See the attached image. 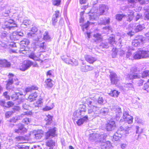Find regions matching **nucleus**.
<instances>
[{
  "instance_id": "f257e3e1",
  "label": "nucleus",
  "mask_w": 149,
  "mask_h": 149,
  "mask_svg": "<svg viewBox=\"0 0 149 149\" xmlns=\"http://www.w3.org/2000/svg\"><path fill=\"white\" fill-rule=\"evenodd\" d=\"M106 136L104 134H92L90 135L89 140L93 142L94 141L100 144L102 149H106L110 148L111 144L109 141H106Z\"/></svg>"
},
{
  "instance_id": "f03ea898",
  "label": "nucleus",
  "mask_w": 149,
  "mask_h": 149,
  "mask_svg": "<svg viewBox=\"0 0 149 149\" xmlns=\"http://www.w3.org/2000/svg\"><path fill=\"white\" fill-rule=\"evenodd\" d=\"M95 9L94 7H93L89 13V19L91 21H93L95 19L97 16H100L103 15L105 11H107L108 8L105 5H100L98 10H93Z\"/></svg>"
},
{
  "instance_id": "7ed1b4c3",
  "label": "nucleus",
  "mask_w": 149,
  "mask_h": 149,
  "mask_svg": "<svg viewBox=\"0 0 149 149\" xmlns=\"http://www.w3.org/2000/svg\"><path fill=\"white\" fill-rule=\"evenodd\" d=\"M104 100L102 97H99L97 100H92L88 102V114L92 113L93 111V109H96L97 107H100L99 106L102 104Z\"/></svg>"
},
{
  "instance_id": "20e7f679",
  "label": "nucleus",
  "mask_w": 149,
  "mask_h": 149,
  "mask_svg": "<svg viewBox=\"0 0 149 149\" xmlns=\"http://www.w3.org/2000/svg\"><path fill=\"white\" fill-rule=\"evenodd\" d=\"M127 10L128 11L127 16L123 14H118L116 15V19L120 21L122 19H126L127 21L129 22L131 21L133 18L134 12L129 8H127Z\"/></svg>"
},
{
  "instance_id": "39448f33",
  "label": "nucleus",
  "mask_w": 149,
  "mask_h": 149,
  "mask_svg": "<svg viewBox=\"0 0 149 149\" xmlns=\"http://www.w3.org/2000/svg\"><path fill=\"white\" fill-rule=\"evenodd\" d=\"M100 107H97L96 109H93V111L91 114L92 117L95 118L99 116L100 115L105 116L107 115L109 111V109L104 108L100 110Z\"/></svg>"
},
{
  "instance_id": "423d86ee",
  "label": "nucleus",
  "mask_w": 149,
  "mask_h": 149,
  "mask_svg": "<svg viewBox=\"0 0 149 149\" xmlns=\"http://www.w3.org/2000/svg\"><path fill=\"white\" fill-rule=\"evenodd\" d=\"M133 58L138 59L149 57V51L140 50L135 52L133 55Z\"/></svg>"
},
{
  "instance_id": "0eeeda50",
  "label": "nucleus",
  "mask_w": 149,
  "mask_h": 149,
  "mask_svg": "<svg viewBox=\"0 0 149 149\" xmlns=\"http://www.w3.org/2000/svg\"><path fill=\"white\" fill-rule=\"evenodd\" d=\"M61 58L62 60L66 63L74 66L78 65V61L77 60L68 55L63 56L61 57Z\"/></svg>"
},
{
  "instance_id": "6e6552de",
  "label": "nucleus",
  "mask_w": 149,
  "mask_h": 149,
  "mask_svg": "<svg viewBox=\"0 0 149 149\" xmlns=\"http://www.w3.org/2000/svg\"><path fill=\"white\" fill-rule=\"evenodd\" d=\"M133 118L129 114V112L127 110H124L123 113V118L121 119L120 122L125 121L129 124H131L133 122Z\"/></svg>"
},
{
  "instance_id": "1a4fd4ad",
  "label": "nucleus",
  "mask_w": 149,
  "mask_h": 149,
  "mask_svg": "<svg viewBox=\"0 0 149 149\" xmlns=\"http://www.w3.org/2000/svg\"><path fill=\"white\" fill-rule=\"evenodd\" d=\"M145 42V38L142 35L137 36L132 42V45L135 47L140 46Z\"/></svg>"
},
{
  "instance_id": "9d476101",
  "label": "nucleus",
  "mask_w": 149,
  "mask_h": 149,
  "mask_svg": "<svg viewBox=\"0 0 149 149\" xmlns=\"http://www.w3.org/2000/svg\"><path fill=\"white\" fill-rule=\"evenodd\" d=\"M137 70V68L136 67L131 68L130 69V73L127 75V79L132 80L139 78L140 76L137 73H136Z\"/></svg>"
},
{
  "instance_id": "9b49d317",
  "label": "nucleus",
  "mask_w": 149,
  "mask_h": 149,
  "mask_svg": "<svg viewBox=\"0 0 149 149\" xmlns=\"http://www.w3.org/2000/svg\"><path fill=\"white\" fill-rule=\"evenodd\" d=\"M133 50V49L130 47L126 46L120 51V55L123 56L125 54L126 57L130 59V57L132 56V52Z\"/></svg>"
},
{
  "instance_id": "f8f14e48",
  "label": "nucleus",
  "mask_w": 149,
  "mask_h": 149,
  "mask_svg": "<svg viewBox=\"0 0 149 149\" xmlns=\"http://www.w3.org/2000/svg\"><path fill=\"white\" fill-rule=\"evenodd\" d=\"M56 128L54 127L52 128L49 129L45 134V138L46 139H51L55 137L57 135Z\"/></svg>"
},
{
  "instance_id": "ddd939ff",
  "label": "nucleus",
  "mask_w": 149,
  "mask_h": 149,
  "mask_svg": "<svg viewBox=\"0 0 149 149\" xmlns=\"http://www.w3.org/2000/svg\"><path fill=\"white\" fill-rule=\"evenodd\" d=\"M5 27L9 30L14 29L15 28L17 27V25L13 19H9L5 22L4 24Z\"/></svg>"
},
{
  "instance_id": "4468645a",
  "label": "nucleus",
  "mask_w": 149,
  "mask_h": 149,
  "mask_svg": "<svg viewBox=\"0 0 149 149\" xmlns=\"http://www.w3.org/2000/svg\"><path fill=\"white\" fill-rule=\"evenodd\" d=\"M17 79L16 77L12 74H10L9 75V79L8 82L7 84L6 85V88L7 90L12 89L13 91H14L13 88H12L11 86L13 84L14 81L17 80Z\"/></svg>"
},
{
  "instance_id": "2eb2a0df",
  "label": "nucleus",
  "mask_w": 149,
  "mask_h": 149,
  "mask_svg": "<svg viewBox=\"0 0 149 149\" xmlns=\"http://www.w3.org/2000/svg\"><path fill=\"white\" fill-rule=\"evenodd\" d=\"M149 1V0H128L129 6L132 8L134 7L136 3L138 2L143 5L148 3Z\"/></svg>"
},
{
  "instance_id": "dca6fc26",
  "label": "nucleus",
  "mask_w": 149,
  "mask_h": 149,
  "mask_svg": "<svg viewBox=\"0 0 149 149\" xmlns=\"http://www.w3.org/2000/svg\"><path fill=\"white\" fill-rule=\"evenodd\" d=\"M109 76L111 84L116 86L118 85L119 79L116 74L114 72H110Z\"/></svg>"
},
{
  "instance_id": "f3484780",
  "label": "nucleus",
  "mask_w": 149,
  "mask_h": 149,
  "mask_svg": "<svg viewBox=\"0 0 149 149\" xmlns=\"http://www.w3.org/2000/svg\"><path fill=\"white\" fill-rule=\"evenodd\" d=\"M33 65V62L29 60H27L24 61L20 66V70L22 71H24L31 65Z\"/></svg>"
},
{
  "instance_id": "a211bd4d",
  "label": "nucleus",
  "mask_w": 149,
  "mask_h": 149,
  "mask_svg": "<svg viewBox=\"0 0 149 149\" xmlns=\"http://www.w3.org/2000/svg\"><path fill=\"white\" fill-rule=\"evenodd\" d=\"M17 126L18 129H16L15 130V132L21 134L26 132L27 131V129L24 127L23 125L21 123H19Z\"/></svg>"
},
{
  "instance_id": "6ab92c4d",
  "label": "nucleus",
  "mask_w": 149,
  "mask_h": 149,
  "mask_svg": "<svg viewBox=\"0 0 149 149\" xmlns=\"http://www.w3.org/2000/svg\"><path fill=\"white\" fill-rule=\"evenodd\" d=\"M94 69V67L91 66L86 65L84 62L82 63V65L81 67V71L83 72H86L91 71Z\"/></svg>"
},
{
  "instance_id": "aec40b11",
  "label": "nucleus",
  "mask_w": 149,
  "mask_h": 149,
  "mask_svg": "<svg viewBox=\"0 0 149 149\" xmlns=\"http://www.w3.org/2000/svg\"><path fill=\"white\" fill-rule=\"evenodd\" d=\"M116 127L115 122L113 121H110L106 125V128L107 131H112Z\"/></svg>"
},
{
  "instance_id": "412c9836",
  "label": "nucleus",
  "mask_w": 149,
  "mask_h": 149,
  "mask_svg": "<svg viewBox=\"0 0 149 149\" xmlns=\"http://www.w3.org/2000/svg\"><path fill=\"white\" fill-rule=\"evenodd\" d=\"M112 110H114L116 111V113H117L116 116V119L117 120H118L121 115V109L118 107H112L111 108Z\"/></svg>"
},
{
  "instance_id": "4be33fe9",
  "label": "nucleus",
  "mask_w": 149,
  "mask_h": 149,
  "mask_svg": "<svg viewBox=\"0 0 149 149\" xmlns=\"http://www.w3.org/2000/svg\"><path fill=\"white\" fill-rule=\"evenodd\" d=\"M15 93L13 94L12 96H11L12 100L13 101H15L16 100H18L19 99L20 100L22 97H20L19 96H23L24 94H23L22 92L20 91V92H14Z\"/></svg>"
},
{
  "instance_id": "5701e85b",
  "label": "nucleus",
  "mask_w": 149,
  "mask_h": 149,
  "mask_svg": "<svg viewBox=\"0 0 149 149\" xmlns=\"http://www.w3.org/2000/svg\"><path fill=\"white\" fill-rule=\"evenodd\" d=\"M135 24V23L133 24H130V26L131 27L132 29H134L136 32H137L141 31L143 29L145 28V27L144 26H143L141 25H137L136 26H136Z\"/></svg>"
},
{
  "instance_id": "b1692460",
  "label": "nucleus",
  "mask_w": 149,
  "mask_h": 149,
  "mask_svg": "<svg viewBox=\"0 0 149 149\" xmlns=\"http://www.w3.org/2000/svg\"><path fill=\"white\" fill-rule=\"evenodd\" d=\"M11 64L6 59H0V67H9Z\"/></svg>"
},
{
  "instance_id": "393cba45",
  "label": "nucleus",
  "mask_w": 149,
  "mask_h": 149,
  "mask_svg": "<svg viewBox=\"0 0 149 149\" xmlns=\"http://www.w3.org/2000/svg\"><path fill=\"white\" fill-rule=\"evenodd\" d=\"M85 58L86 60L90 63H93L97 60L96 58L94 57L89 55L86 56H85Z\"/></svg>"
},
{
  "instance_id": "a878e982",
  "label": "nucleus",
  "mask_w": 149,
  "mask_h": 149,
  "mask_svg": "<svg viewBox=\"0 0 149 149\" xmlns=\"http://www.w3.org/2000/svg\"><path fill=\"white\" fill-rule=\"evenodd\" d=\"M60 15V13L59 11H55V13L53 15L52 18V24L54 26H55L56 23L57 22V18Z\"/></svg>"
},
{
  "instance_id": "bb28decb",
  "label": "nucleus",
  "mask_w": 149,
  "mask_h": 149,
  "mask_svg": "<svg viewBox=\"0 0 149 149\" xmlns=\"http://www.w3.org/2000/svg\"><path fill=\"white\" fill-rule=\"evenodd\" d=\"M122 133L120 132L119 131H117L113 136V141H117L120 140L122 136Z\"/></svg>"
},
{
  "instance_id": "cd10ccee",
  "label": "nucleus",
  "mask_w": 149,
  "mask_h": 149,
  "mask_svg": "<svg viewBox=\"0 0 149 149\" xmlns=\"http://www.w3.org/2000/svg\"><path fill=\"white\" fill-rule=\"evenodd\" d=\"M88 120V117L86 115L79 119L76 122V123L78 126H80L82 125L85 122H87Z\"/></svg>"
},
{
  "instance_id": "c85d7f7f",
  "label": "nucleus",
  "mask_w": 149,
  "mask_h": 149,
  "mask_svg": "<svg viewBox=\"0 0 149 149\" xmlns=\"http://www.w3.org/2000/svg\"><path fill=\"white\" fill-rule=\"evenodd\" d=\"M28 37L30 38H32L33 40L35 41V42H33L35 43H36L39 40V38L36 35L35 33L32 34L31 33H28L27 34Z\"/></svg>"
},
{
  "instance_id": "c756f323",
  "label": "nucleus",
  "mask_w": 149,
  "mask_h": 149,
  "mask_svg": "<svg viewBox=\"0 0 149 149\" xmlns=\"http://www.w3.org/2000/svg\"><path fill=\"white\" fill-rule=\"evenodd\" d=\"M43 131L41 130H38L34 134V136L36 139H40L43 136Z\"/></svg>"
},
{
  "instance_id": "7c9ffc66",
  "label": "nucleus",
  "mask_w": 149,
  "mask_h": 149,
  "mask_svg": "<svg viewBox=\"0 0 149 149\" xmlns=\"http://www.w3.org/2000/svg\"><path fill=\"white\" fill-rule=\"evenodd\" d=\"M52 81L49 78L46 79L45 81V86L46 88H51L53 86V84L52 83Z\"/></svg>"
},
{
  "instance_id": "2f4dec72",
  "label": "nucleus",
  "mask_w": 149,
  "mask_h": 149,
  "mask_svg": "<svg viewBox=\"0 0 149 149\" xmlns=\"http://www.w3.org/2000/svg\"><path fill=\"white\" fill-rule=\"evenodd\" d=\"M37 96L36 92H35L34 93H32L29 95L28 100L30 102L36 100V98L37 97Z\"/></svg>"
},
{
  "instance_id": "473e14b6",
  "label": "nucleus",
  "mask_w": 149,
  "mask_h": 149,
  "mask_svg": "<svg viewBox=\"0 0 149 149\" xmlns=\"http://www.w3.org/2000/svg\"><path fill=\"white\" fill-rule=\"evenodd\" d=\"M93 40L96 42H98L101 41L102 40V36L100 34L96 33L94 34L93 35Z\"/></svg>"
},
{
  "instance_id": "72a5a7b5",
  "label": "nucleus",
  "mask_w": 149,
  "mask_h": 149,
  "mask_svg": "<svg viewBox=\"0 0 149 149\" xmlns=\"http://www.w3.org/2000/svg\"><path fill=\"white\" fill-rule=\"evenodd\" d=\"M136 133L138 134H139L137 136L136 135L135 136V138H133L132 141H131L132 142H134L136 141V140H137L139 138V134L142 133V130L141 129L139 130L140 128L138 126H136Z\"/></svg>"
},
{
  "instance_id": "f704fd0d",
  "label": "nucleus",
  "mask_w": 149,
  "mask_h": 149,
  "mask_svg": "<svg viewBox=\"0 0 149 149\" xmlns=\"http://www.w3.org/2000/svg\"><path fill=\"white\" fill-rule=\"evenodd\" d=\"M73 116V119H76V118H80L84 116L81 114L79 110H77L74 112Z\"/></svg>"
},
{
  "instance_id": "c9c22d12",
  "label": "nucleus",
  "mask_w": 149,
  "mask_h": 149,
  "mask_svg": "<svg viewBox=\"0 0 149 149\" xmlns=\"http://www.w3.org/2000/svg\"><path fill=\"white\" fill-rule=\"evenodd\" d=\"M44 40L47 41H50L51 40V37L47 31H45L43 34V38Z\"/></svg>"
},
{
  "instance_id": "e433bc0d",
  "label": "nucleus",
  "mask_w": 149,
  "mask_h": 149,
  "mask_svg": "<svg viewBox=\"0 0 149 149\" xmlns=\"http://www.w3.org/2000/svg\"><path fill=\"white\" fill-rule=\"evenodd\" d=\"M55 142L51 140H47L46 143V145L50 147V149H53V147L55 146Z\"/></svg>"
},
{
  "instance_id": "4c0bfd02",
  "label": "nucleus",
  "mask_w": 149,
  "mask_h": 149,
  "mask_svg": "<svg viewBox=\"0 0 149 149\" xmlns=\"http://www.w3.org/2000/svg\"><path fill=\"white\" fill-rule=\"evenodd\" d=\"M38 88L37 87L35 86H32L30 87L29 86L26 88L25 90L26 93H27L29 92H30L33 90H37Z\"/></svg>"
},
{
  "instance_id": "58836bf2",
  "label": "nucleus",
  "mask_w": 149,
  "mask_h": 149,
  "mask_svg": "<svg viewBox=\"0 0 149 149\" xmlns=\"http://www.w3.org/2000/svg\"><path fill=\"white\" fill-rule=\"evenodd\" d=\"M31 23V22L29 20L27 19H25L23 21L22 23L21 24L22 27H25L24 26H27L30 25Z\"/></svg>"
},
{
  "instance_id": "ea45409f",
  "label": "nucleus",
  "mask_w": 149,
  "mask_h": 149,
  "mask_svg": "<svg viewBox=\"0 0 149 149\" xmlns=\"http://www.w3.org/2000/svg\"><path fill=\"white\" fill-rule=\"evenodd\" d=\"M29 57L34 61H40V58L38 57L33 53H31L29 56Z\"/></svg>"
},
{
  "instance_id": "a19ab883",
  "label": "nucleus",
  "mask_w": 149,
  "mask_h": 149,
  "mask_svg": "<svg viewBox=\"0 0 149 149\" xmlns=\"http://www.w3.org/2000/svg\"><path fill=\"white\" fill-rule=\"evenodd\" d=\"M45 119L46 121V125H49L52 122V116L49 115H48L46 116Z\"/></svg>"
},
{
  "instance_id": "79ce46f5",
  "label": "nucleus",
  "mask_w": 149,
  "mask_h": 149,
  "mask_svg": "<svg viewBox=\"0 0 149 149\" xmlns=\"http://www.w3.org/2000/svg\"><path fill=\"white\" fill-rule=\"evenodd\" d=\"M29 43V40L27 39H24L20 42V45L22 46L26 47Z\"/></svg>"
},
{
  "instance_id": "37998d69",
  "label": "nucleus",
  "mask_w": 149,
  "mask_h": 149,
  "mask_svg": "<svg viewBox=\"0 0 149 149\" xmlns=\"http://www.w3.org/2000/svg\"><path fill=\"white\" fill-rule=\"evenodd\" d=\"M109 43L112 45L116 44L115 37L114 36L112 35L108 39Z\"/></svg>"
},
{
  "instance_id": "c03bdc74",
  "label": "nucleus",
  "mask_w": 149,
  "mask_h": 149,
  "mask_svg": "<svg viewBox=\"0 0 149 149\" xmlns=\"http://www.w3.org/2000/svg\"><path fill=\"white\" fill-rule=\"evenodd\" d=\"M17 149H29V147L26 146L22 145V143H19L16 145Z\"/></svg>"
},
{
  "instance_id": "a18cd8bd",
  "label": "nucleus",
  "mask_w": 149,
  "mask_h": 149,
  "mask_svg": "<svg viewBox=\"0 0 149 149\" xmlns=\"http://www.w3.org/2000/svg\"><path fill=\"white\" fill-rule=\"evenodd\" d=\"M3 49H7L9 48V44L7 42H2L0 44Z\"/></svg>"
},
{
  "instance_id": "49530a36",
  "label": "nucleus",
  "mask_w": 149,
  "mask_h": 149,
  "mask_svg": "<svg viewBox=\"0 0 149 149\" xmlns=\"http://www.w3.org/2000/svg\"><path fill=\"white\" fill-rule=\"evenodd\" d=\"M94 24L93 22H90L89 21H88L87 23L84 25L82 26V29L83 31H84L85 29H86V30L88 29V27L89 25L90 24Z\"/></svg>"
},
{
  "instance_id": "de8ad7c7",
  "label": "nucleus",
  "mask_w": 149,
  "mask_h": 149,
  "mask_svg": "<svg viewBox=\"0 0 149 149\" xmlns=\"http://www.w3.org/2000/svg\"><path fill=\"white\" fill-rule=\"evenodd\" d=\"M135 120L136 122L138 124L140 125L141 124L143 125L144 124V121L141 119H140L138 117H136L135 118Z\"/></svg>"
},
{
  "instance_id": "09e8293b",
  "label": "nucleus",
  "mask_w": 149,
  "mask_h": 149,
  "mask_svg": "<svg viewBox=\"0 0 149 149\" xmlns=\"http://www.w3.org/2000/svg\"><path fill=\"white\" fill-rule=\"evenodd\" d=\"M110 23V19L109 18H108L107 19L106 18H105L101 22H100V23L101 24H103V25H106L107 24H108Z\"/></svg>"
},
{
  "instance_id": "8fccbe9b",
  "label": "nucleus",
  "mask_w": 149,
  "mask_h": 149,
  "mask_svg": "<svg viewBox=\"0 0 149 149\" xmlns=\"http://www.w3.org/2000/svg\"><path fill=\"white\" fill-rule=\"evenodd\" d=\"M119 92L116 90H114L111 91V95L113 97H118Z\"/></svg>"
},
{
  "instance_id": "3c124183",
  "label": "nucleus",
  "mask_w": 149,
  "mask_h": 149,
  "mask_svg": "<svg viewBox=\"0 0 149 149\" xmlns=\"http://www.w3.org/2000/svg\"><path fill=\"white\" fill-rule=\"evenodd\" d=\"M42 105V99H40L39 100L36 102L35 106L36 107H41Z\"/></svg>"
},
{
  "instance_id": "603ef678",
  "label": "nucleus",
  "mask_w": 149,
  "mask_h": 149,
  "mask_svg": "<svg viewBox=\"0 0 149 149\" xmlns=\"http://www.w3.org/2000/svg\"><path fill=\"white\" fill-rule=\"evenodd\" d=\"M20 117L19 116H15L11 118L10 120V122L11 123H15L17 120H19Z\"/></svg>"
},
{
  "instance_id": "864d4df0",
  "label": "nucleus",
  "mask_w": 149,
  "mask_h": 149,
  "mask_svg": "<svg viewBox=\"0 0 149 149\" xmlns=\"http://www.w3.org/2000/svg\"><path fill=\"white\" fill-rule=\"evenodd\" d=\"M148 77H149V70H145L142 74V77L143 78H145Z\"/></svg>"
},
{
  "instance_id": "5fc2aeb1",
  "label": "nucleus",
  "mask_w": 149,
  "mask_h": 149,
  "mask_svg": "<svg viewBox=\"0 0 149 149\" xmlns=\"http://www.w3.org/2000/svg\"><path fill=\"white\" fill-rule=\"evenodd\" d=\"M13 35L16 36L17 37H18L19 36H22L24 35L23 33L22 32H15L13 33Z\"/></svg>"
},
{
  "instance_id": "6e6d98bb",
  "label": "nucleus",
  "mask_w": 149,
  "mask_h": 149,
  "mask_svg": "<svg viewBox=\"0 0 149 149\" xmlns=\"http://www.w3.org/2000/svg\"><path fill=\"white\" fill-rule=\"evenodd\" d=\"M61 0H53L52 4L55 6H58L60 5Z\"/></svg>"
},
{
  "instance_id": "4d7b16f0",
  "label": "nucleus",
  "mask_w": 149,
  "mask_h": 149,
  "mask_svg": "<svg viewBox=\"0 0 149 149\" xmlns=\"http://www.w3.org/2000/svg\"><path fill=\"white\" fill-rule=\"evenodd\" d=\"M103 29L106 30V31H104L105 33L108 34L109 32H111V28L109 26L105 27L103 28Z\"/></svg>"
},
{
  "instance_id": "13d9d810",
  "label": "nucleus",
  "mask_w": 149,
  "mask_h": 149,
  "mask_svg": "<svg viewBox=\"0 0 149 149\" xmlns=\"http://www.w3.org/2000/svg\"><path fill=\"white\" fill-rule=\"evenodd\" d=\"M131 127H127L125 129V130L123 133H125V135H127V134H129V130L131 129Z\"/></svg>"
},
{
  "instance_id": "bf43d9fd",
  "label": "nucleus",
  "mask_w": 149,
  "mask_h": 149,
  "mask_svg": "<svg viewBox=\"0 0 149 149\" xmlns=\"http://www.w3.org/2000/svg\"><path fill=\"white\" fill-rule=\"evenodd\" d=\"M144 19L149 21V13L148 12H145L144 15Z\"/></svg>"
},
{
  "instance_id": "052dcab7",
  "label": "nucleus",
  "mask_w": 149,
  "mask_h": 149,
  "mask_svg": "<svg viewBox=\"0 0 149 149\" xmlns=\"http://www.w3.org/2000/svg\"><path fill=\"white\" fill-rule=\"evenodd\" d=\"M30 120L28 118H24L22 120L23 123H24L25 124H28L30 122Z\"/></svg>"
},
{
  "instance_id": "680f3d73",
  "label": "nucleus",
  "mask_w": 149,
  "mask_h": 149,
  "mask_svg": "<svg viewBox=\"0 0 149 149\" xmlns=\"http://www.w3.org/2000/svg\"><path fill=\"white\" fill-rule=\"evenodd\" d=\"M38 30L37 28L35 26L33 27L31 30V33L32 34L33 33H35Z\"/></svg>"
},
{
  "instance_id": "e2e57ef3",
  "label": "nucleus",
  "mask_w": 149,
  "mask_h": 149,
  "mask_svg": "<svg viewBox=\"0 0 149 149\" xmlns=\"http://www.w3.org/2000/svg\"><path fill=\"white\" fill-rule=\"evenodd\" d=\"M147 85V84L146 83L144 85L143 89L145 91H146L147 92H149V86Z\"/></svg>"
},
{
  "instance_id": "0e129e2a",
  "label": "nucleus",
  "mask_w": 149,
  "mask_h": 149,
  "mask_svg": "<svg viewBox=\"0 0 149 149\" xmlns=\"http://www.w3.org/2000/svg\"><path fill=\"white\" fill-rule=\"evenodd\" d=\"M14 112L12 111H8L5 114L6 117V118L9 117Z\"/></svg>"
},
{
  "instance_id": "69168bd1",
  "label": "nucleus",
  "mask_w": 149,
  "mask_h": 149,
  "mask_svg": "<svg viewBox=\"0 0 149 149\" xmlns=\"http://www.w3.org/2000/svg\"><path fill=\"white\" fill-rule=\"evenodd\" d=\"M53 105H52L51 107H49L48 106H47L45 107L43 109L45 111H48L51 109L53 108Z\"/></svg>"
},
{
  "instance_id": "338daca9",
  "label": "nucleus",
  "mask_w": 149,
  "mask_h": 149,
  "mask_svg": "<svg viewBox=\"0 0 149 149\" xmlns=\"http://www.w3.org/2000/svg\"><path fill=\"white\" fill-rule=\"evenodd\" d=\"M113 52L112 54V56L113 58H114L117 55V51L116 49L113 48L112 50Z\"/></svg>"
},
{
  "instance_id": "774afa93",
  "label": "nucleus",
  "mask_w": 149,
  "mask_h": 149,
  "mask_svg": "<svg viewBox=\"0 0 149 149\" xmlns=\"http://www.w3.org/2000/svg\"><path fill=\"white\" fill-rule=\"evenodd\" d=\"M126 86L129 89L133 88V86L131 83H128L126 84Z\"/></svg>"
}]
</instances>
